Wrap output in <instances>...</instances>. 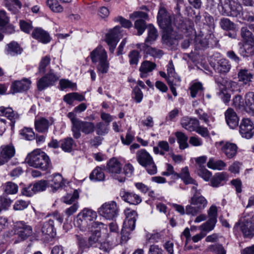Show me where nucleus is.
I'll return each mask as SVG.
<instances>
[{"label":"nucleus","instance_id":"7ed1b4c3","mask_svg":"<svg viewBox=\"0 0 254 254\" xmlns=\"http://www.w3.org/2000/svg\"><path fill=\"white\" fill-rule=\"evenodd\" d=\"M157 21L160 27L165 31L162 36V42L167 45L174 43L175 39L172 37L171 18L166 9L161 8L158 11Z\"/></svg>","mask_w":254,"mask_h":254},{"label":"nucleus","instance_id":"f03ea898","mask_svg":"<svg viewBox=\"0 0 254 254\" xmlns=\"http://www.w3.org/2000/svg\"><path fill=\"white\" fill-rule=\"evenodd\" d=\"M67 117L71 122V131L75 138L78 139L81 137V132L87 135L94 131L95 125L93 123L80 120L76 118L73 112H69Z\"/></svg>","mask_w":254,"mask_h":254},{"label":"nucleus","instance_id":"f8f14e48","mask_svg":"<svg viewBox=\"0 0 254 254\" xmlns=\"http://www.w3.org/2000/svg\"><path fill=\"white\" fill-rule=\"evenodd\" d=\"M98 212L106 219L112 220L118 215L117 203L114 201L105 202L98 209Z\"/></svg>","mask_w":254,"mask_h":254},{"label":"nucleus","instance_id":"13d9d810","mask_svg":"<svg viewBox=\"0 0 254 254\" xmlns=\"http://www.w3.org/2000/svg\"><path fill=\"white\" fill-rule=\"evenodd\" d=\"M129 62L131 65H137L140 57L139 53L136 50H132L128 54Z\"/></svg>","mask_w":254,"mask_h":254},{"label":"nucleus","instance_id":"bf43d9fd","mask_svg":"<svg viewBox=\"0 0 254 254\" xmlns=\"http://www.w3.org/2000/svg\"><path fill=\"white\" fill-rule=\"evenodd\" d=\"M51 58L49 56H46L42 59L39 66V72H45L46 68L49 64Z\"/></svg>","mask_w":254,"mask_h":254},{"label":"nucleus","instance_id":"0eeeda50","mask_svg":"<svg viewBox=\"0 0 254 254\" xmlns=\"http://www.w3.org/2000/svg\"><path fill=\"white\" fill-rule=\"evenodd\" d=\"M236 225L240 226L245 237L252 238L254 236V214L244 213Z\"/></svg>","mask_w":254,"mask_h":254},{"label":"nucleus","instance_id":"e2e57ef3","mask_svg":"<svg viewBox=\"0 0 254 254\" xmlns=\"http://www.w3.org/2000/svg\"><path fill=\"white\" fill-rule=\"evenodd\" d=\"M60 85L62 90H64L67 88L73 89L75 88L76 86V83H73L71 81L65 79H61L60 81Z\"/></svg>","mask_w":254,"mask_h":254},{"label":"nucleus","instance_id":"a878e982","mask_svg":"<svg viewBox=\"0 0 254 254\" xmlns=\"http://www.w3.org/2000/svg\"><path fill=\"white\" fill-rule=\"evenodd\" d=\"M31 84V81L27 78L14 82L11 87L13 92L17 93L27 90Z\"/></svg>","mask_w":254,"mask_h":254},{"label":"nucleus","instance_id":"f3484780","mask_svg":"<svg viewBox=\"0 0 254 254\" xmlns=\"http://www.w3.org/2000/svg\"><path fill=\"white\" fill-rule=\"evenodd\" d=\"M215 144L217 147H221V151L228 158L231 159L236 156L238 150V147L236 144L228 141H221L216 142Z\"/></svg>","mask_w":254,"mask_h":254},{"label":"nucleus","instance_id":"2f4dec72","mask_svg":"<svg viewBox=\"0 0 254 254\" xmlns=\"http://www.w3.org/2000/svg\"><path fill=\"white\" fill-rule=\"evenodd\" d=\"M122 198L124 200L131 204L137 205L141 202V197L132 192H125Z\"/></svg>","mask_w":254,"mask_h":254},{"label":"nucleus","instance_id":"4be33fe9","mask_svg":"<svg viewBox=\"0 0 254 254\" xmlns=\"http://www.w3.org/2000/svg\"><path fill=\"white\" fill-rule=\"evenodd\" d=\"M15 227L17 234L22 240L26 239L32 234L31 227L23 221L17 222Z\"/></svg>","mask_w":254,"mask_h":254},{"label":"nucleus","instance_id":"dca6fc26","mask_svg":"<svg viewBox=\"0 0 254 254\" xmlns=\"http://www.w3.org/2000/svg\"><path fill=\"white\" fill-rule=\"evenodd\" d=\"M240 133L242 137L251 138L254 134V124L249 118L243 119L239 126Z\"/></svg>","mask_w":254,"mask_h":254},{"label":"nucleus","instance_id":"4468645a","mask_svg":"<svg viewBox=\"0 0 254 254\" xmlns=\"http://www.w3.org/2000/svg\"><path fill=\"white\" fill-rule=\"evenodd\" d=\"M208 220L200 227L203 232H209L213 230L217 222V208L215 205H212L208 210Z\"/></svg>","mask_w":254,"mask_h":254},{"label":"nucleus","instance_id":"cd10ccee","mask_svg":"<svg viewBox=\"0 0 254 254\" xmlns=\"http://www.w3.org/2000/svg\"><path fill=\"white\" fill-rule=\"evenodd\" d=\"M51 124L47 119L43 117L39 118L35 121V129L39 132H46Z\"/></svg>","mask_w":254,"mask_h":254},{"label":"nucleus","instance_id":"09e8293b","mask_svg":"<svg viewBox=\"0 0 254 254\" xmlns=\"http://www.w3.org/2000/svg\"><path fill=\"white\" fill-rule=\"evenodd\" d=\"M47 4L54 12H61L63 11V7L59 4L57 0H48Z\"/></svg>","mask_w":254,"mask_h":254},{"label":"nucleus","instance_id":"9d476101","mask_svg":"<svg viewBox=\"0 0 254 254\" xmlns=\"http://www.w3.org/2000/svg\"><path fill=\"white\" fill-rule=\"evenodd\" d=\"M106 171L115 179L120 182H124L125 181V177L122 172V166L120 161L116 158H112L108 161Z\"/></svg>","mask_w":254,"mask_h":254},{"label":"nucleus","instance_id":"864d4df0","mask_svg":"<svg viewBox=\"0 0 254 254\" xmlns=\"http://www.w3.org/2000/svg\"><path fill=\"white\" fill-rule=\"evenodd\" d=\"M147 27L144 20L138 19L134 22V28L137 30V35L139 36L143 34Z\"/></svg>","mask_w":254,"mask_h":254},{"label":"nucleus","instance_id":"20e7f679","mask_svg":"<svg viewBox=\"0 0 254 254\" xmlns=\"http://www.w3.org/2000/svg\"><path fill=\"white\" fill-rule=\"evenodd\" d=\"M30 166L46 171L51 166L49 156L40 149H36L29 153L25 159Z\"/></svg>","mask_w":254,"mask_h":254},{"label":"nucleus","instance_id":"412c9836","mask_svg":"<svg viewBox=\"0 0 254 254\" xmlns=\"http://www.w3.org/2000/svg\"><path fill=\"white\" fill-rule=\"evenodd\" d=\"M0 116H5L11 121V126L13 127L17 120L19 119V115L15 113L11 108L0 107ZM0 121L5 123L4 119H0Z\"/></svg>","mask_w":254,"mask_h":254},{"label":"nucleus","instance_id":"c85d7f7f","mask_svg":"<svg viewBox=\"0 0 254 254\" xmlns=\"http://www.w3.org/2000/svg\"><path fill=\"white\" fill-rule=\"evenodd\" d=\"M42 232L45 235L53 238L56 235V229L54 227V220L49 219L45 221L42 227Z\"/></svg>","mask_w":254,"mask_h":254},{"label":"nucleus","instance_id":"c9c22d12","mask_svg":"<svg viewBox=\"0 0 254 254\" xmlns=\"http://www.w3.org/2000/svg\"><path fill=\"white\" fill-rule=\"evenodd\" d=\"M233 0H220L219 9L221 13L224 15L230 16L231 11V7L232 6Z\"/></svg>","mask_w":254,"mask_h":254},{"label":"nucleus","instance_id":"49530a36","mask_svg":"<svg viewBox=\"0 0 254 254\" xmlns=\"http://www.w3.org/2000/svg\"><path fill=\"white\" fill-rule=\"evenodd\" d=\"M176 136L178 139V142L179 143L180 148L184 149L189 147L187 143L188 137L182 132H177Z\"/></svg>","mask_w":254,"mask_h":254},{"label":"nucleus","instance_id":"052dcab7","mask_svg":"<svg viewBox=\"0 0 254 254\" xmlns=\"http://www.w3.org/2000/svg\"><path fill=\"white\" fill-rule=\"evenodd\" d=\"M5 191L8 194H15L17 192V185L12 182H8L5 185Z\"/></svg>","mask_w":254,"mask_h":254},{"label":"nucleus","instance_id":"a18cd8bd","mask_svg":"<svg viewBox=\"0 0 254 254\" xmlns=\"http://www.w3.org/2000/svg\"><path fill=\"white\" fill-rule=\"evenodd\" d=\"M175 177L178 178H181L186 184L190 183V172L188 167L182 168L180 174H175Z\"/></svg>","mask_w":254,"mask_h":254},{"label":"nucleus","instance_id":"4d7b16f0","mask_svg":"<svg viewBox=\"0 0 254 254\" xmlns=\"http://www.w3.org/2000/svg\"><path fill=\"white\" fill-rule=\"evenodd\" d=\"M101 233L99 230L97 229L94 231L93 233L88 239L89 246H91L94 244L100 242Z\"/></svg>","mask_w":254,"mask_h":254},{"label":"nucleus","instance_id":"f257e3e1","mask_svg":"<svg viewBox=\"0 0 254 254\" xmlns=\"http://www.w3.org/2000/svg\"><path fill=\"white\" fill-rule=\"evenodd\" d=\"M96 217L95 211L84 208L77 215L76 225L82 231H93L95 228L103 227L104 224L103 223L94 221Z\"/></svg>","mask_w":254,"mask_h":254},{"label":"nucleus","instance_id":"b1692460","mask_svg":"<svg viewBox=\"0 0 254 254\" xmlns=\"http://www.w3.org/2000/svg\"><path fill=\"white\" fill-rule=\"evenodd\" d=\"M226 123L231 128H235L238 126L239 118L232 108H228L225 113Z\"/></svg>","mask_w":254,"mask_h":254},{"label":"nucleus","instance_id":"1a4fd4ad","mask_svg":"<svg viewBox=\"0 0 254 254\" xmlns=\"http://www.w3.org/2000/svg\"><path fill=\"white\" fill-rule=\"evenodd\" d=\"M191 193H194L191 197V215H196L206 207L207 202L196 187H191Z\"/></svg>","mask_w":254,"mask_h":254},{"label":"nucleus","instance_id":"c756f323","mask_svg":"<svg viewBox=\"0 0 254 254\" xmlns=\"http://www.w3.org/2000/svg\"><path fill=\"white\" fill-rule=\"evenodd\" d=\"M64 185V180L60 174L54 175L50 183V186L54 192Z\"/></svg>","mask_w":254,"mask_h":254},{"label":"nucleus","instance_id":"a211bd4d","mask_svg":"<svg viewBox=\"0 0 254 254\" xmlns=\"http://www.w3.org/2000/svg\"><path fill=\"white\" fill-rule=\"evenodd\" d=\"M47 186L46 182L41 180L24 188L22 191V194L27 196H31L36 192L45 190Z\"/></svg>","mask_w":254,"mask_h":254},{"label":"nucleus","instance_id":"393cba45","mask_svg":"<svg viewBox=\"0 0 254 254\" xmlns=\"http://www.w3.org/2000/svg\"><path fill=\"white\" fill-rule=\"evenodd\" d=\"M33 38L44 44L49 43L51 40L49 33L41 28H37L34 29L32 33Z\"/></svg>","mask_w":254,"mask_h":254},{"label":"nucleus","instance_id":"a19ab883","mask_svg":"<svg viewBox=\"0 0 254 254\" xmlns=\"http://www.w3.org/2000/svg\"><path fill=\"white\" fill-rule=\"evenodd\" d=\"M250 30L251 29L249 28V26H248V27H243L241 29V35L244 42H252L254 41V36Z\"/></svg>","mask_w":254,"mask_h":254},{"label":"nucleus","instance_id":"bb28decb","mask_svg":"<svg viewBox=\"0 0 254 254\" xmlns=\"http://www.w3.org/2000/svg\"><path fill=\"white\" fill-rule=\"evenodd\" d=\"M245 103L246 111L254 116V92L250 91L246 94Z\"/></svg>","mask_w":254,"mask_h":254},{"label":"nucleus","instance_id":"69168bd1","mask_svg":"<svg viewBox=\"0 0 254 254\" xmlns=\"http://www.w3.org/2000/svg\"><path fill=\"white\" fill-rule=\"evenodd\" d=\"M225 86L228 90L234 92L239 90V86L237 82L232 80H227L225 82Z\"/></svg>","mask_w":254,"mask_h":254},{"label":"nucleus","instance_id":"2eb2a0df","mask_svg":"<svg viewBox=\"0 0 254 254\" xmlns=\"http://www.w3.org/2000/svg\"><path fill=\"white\" fill-rule=\"evenodd\" d=\"M126 219L123 224L124 231H132L135 226V222L138 217L137 212L132 209L127 208L124 211Z\"/></svg>","mask_w":254,"mask_h":254},{"label":"nucleus","instance_id":"f704fd0d","mask_svg":"<svg viewBox=\"0 0 254 254\" xmlns=\"http://www.w3.org/2000/svg\"><path fill=\"white\" fill-rule=\"evenodd\" d=\"M228 175L225 172L217 173L214 175L211 180V185L213 187H218L221 185L222 181L228 180Z\"/></svg>","mask_w":254,"mask_h":254},{"label":"nucleus","instance_id":"7c9ffc66","mask_svg":"<svg viewBox=\"0 0 254 254\" xmlns=\"http://www.w3.org/2000/svg\"><path fill=\"white\" fill-rule=\"evenodd\" d=\"M239 81L242 82L244 84H248L252 82L253 75L252 72L247 69H240L238 73Z\"/></svg>","mask_w":254,"mask_h":254},{"label":"nucleus","instance_id":"c03bdc74","mask_svg":"<svg viewBox=\"0 0 254 254\" xmlns=\"http://www.w3.org/2000/svg\"><path fill=\"white\" fill-rule=\"evenodd\" d=\"M231 64L225 59L220 60L218 62L217 70L220 73L228 72L231 68Z\"/></svg>","mask_w":254,"mask_h":254},{"label":"nucleus","instance_id":"58836bf2","mask_svg":"<svg viewBox=\"0 0 254 254\" xmlns=\"http://www.w3.org/2000/svg\"><path fill=\"white\" fill-rule=\"evenodd\" d=\"M90 179L95 181H102L104 180L105 175L102 169L99 167L95 168L90 175Z\"/></svg>","mask_w":254,"mask_h":254},{"label":"nucleus","instance_id":"79ce46f5","mask_svg":"<svg viewBox=\"0 0 254 254\" xmlns=\"http://www.w3.org/2000/svg\"><path fill=\"white\" fill-rule=\"evenodd\" d=\"M74 145V141L71 137H67L61 140V147L65 152H70Z\"/></svg>","mask_w":254,"mask_h":254},{"label":"nucleus","instance_id":"37998d69","mask_svg":"<svg viewBox=\"0 0 254 254\" xmlns=\"http://www.w3.org/2000/svg\"><path fill=\"white\" fill-rule=\"evenodd\" d=\"M202 84L200 82H196L191 84V97L200 96L203 92Z\"/></svg>","mask_w":254,"mask_h":254},{"label":"nucleus","instance_id":"6e6552de","mask_svg":"<svg viewBox=\"0 0 254 254\" xmlns=\"http://www.w3.org/2000/svg\"><path fill=\"white\" fill-rule=\"evenodd\" d=\"M218 40L215 37L214 35L209 33L204 35L201 31H199L195 34L194 39V47L196 49L204 50L207 48L209 45L211 46H216Z\"/></svg>","mask_w":254,"mask_h":254},{"label":"nucleus","instance_id":"3c124183","mask_svg":"<svg viewBox=\"0 0 254 254\" xmlns=\"http://www.w3.org/2000/svg\"><path fill=\"white\" fill-rule=\"evenodd\" d=\"M197 174L206 181H208L212 176V173L202 166H199V168L197 170Z\"/></svg>","mask_w":254,"mask_h":254},{"label":"nucleus","instance_id":"5fc2aeb1","mask_svg":"<svg viewBox=\"0 0 254 254\" xmlns=\"http://www.w3.org/2000/svg\"><path fill=\"white\" fill-rule=\"evenodd\" d=\"M232 6L231 7V11L230 16L236 17L241 15L243 11V7L242 5L236 2L235 1L232 2Z\"/></svg>","mask_w":254,"mask_h":254},{"label":"nucleus","instance_id":"338daca9","mask_svg":"<svg viewBox=\"0 0 254 254\" xmlns=\"http://www.w3.org/2000/svg\"><path fill=\"white\" fill-rule=\"evenodd\" d=\"M132 95L136 102L139 103L141 101L143 97V94L138 86H135L134 88Z\"/></svg>","mask_w":254,"mask_h":254},{"label":"nucleus","instance_id":"4c0bfd02","mask_svg":"<svg viewBox=\"0 0 254 254\" xmlns=\"http://www.w3.org/2000/svg\"><path fill=\"white\" fill-rule=\"evenodd\" d=\"M207 167L213 170H223L226 164L221 160H215L213 158H210L207 164Z\"/></svg>","mask_w":254,"mask_h":254},{"label":"nucleus","instance_id":"e433bc0d","mask_svg":"<svg viewBox=\"0 0 254 254\" xmlns=\"http://www.w3.org/2000/svg\"><path fill=\"white\" fill-rule=\"evenodd\" d=\"M147 36L145 40V43L152 44L158 37L157 29L152 25H149L147 27Z\"/></svg>","mask_w":254,"mask_h":254},{"label":"nucleus","instance_id":"423d86ee","mask_svg":"<svg viewBox=\"0 0 254 254\" xmlns=\"http://www.w3.org/2000/svg\"><path fill=\"white\" fill-rule=\"evenodd\" d=\"M136 159L138 163L145 168L149 174L153 175L157 173V167L153 157L145 149H141L136 152Z\"/></svg>","mask_w":254,"mask_h":254},{"label":"nucleus","instance_id":"8fccbe9b","mask_svg":"<svg viewBox=\"0 0 254 254\" xmlns=\"http://www.w3.org/2000/svg\"><path fill=\"white\" fill-rule=\"evenodd\" d=\"M20 134L25 139L32 140L35 138V133L31 128L24 127L20 130Z\"/></svg>","mask_w":254,"mask_h":254},{"label":"nucleus","instance_id":"680f3d73","mask_svg":"<svg viewBox=\"0 0 254 254\" xmlns=\"http://www.w3.org/2000/svg\"><path fill=\"white\" fill-rule=\"evenodd\" d=\"M146 53L153 57L157 58H161L164 54L162 50L156 49L155 48L150 47L149 46L146 50Z\"/></svg>","mask_w":254,"mask_h":254},{"label":"nucleus","instance_id":"0e129e2a","mask_svg":"<svg viewBox=\"0 0 254 254\" xmlns=\"http://www.w3.org/2000/svg\"><path fill=\"white\" fill-rule=\"evenodd\" d=\"M29 205V202L23 200H17L14 205L13 209L15 210H23L26 208Z\"/></svg>","mask_w":254,"mask_h":254},{"label":"nucleus","instance_id":"774afa93","mask_svg":"<svg viewBox=\"0 0 254 254\" xmlns=\"http://www.w3.org/2000/svg\"><path fill=\"white\" fill-rule=\"evenodd\" d=\"M148 254H165L163 250L156 245H152L150 246Z\"/></svg>","mask_w":254,"mask_h":254},{"label":"nucleus","instance_id":"9b49d317","mask_svg":"<svg viewBox=\"0 0 254 254\" xmlns=\"http://www.w3.org/2000/svg\"><path fill=\"white\" fill-rule=\"evenodd\" d=\"M123 36V30L119 26L115 27L106 34L105 41L109 47L111 53H114L119 39Z\"/></svg>","mask_w":254,"mask_h":254},{"label":"nucleus","instance_id":"6ab92c4d","mask_svg":"<svg viewBox=\"0 0 254 254\" xmlns=\"http://www.w3.org/2000/svg\"><path fill=\"white\" fill-rule=\"evenodd\" d=\"M59 79V77L54 74L52 70L41 78L37 82L38 90H42L45 88L53 85Z\"/></svg>","mask_w":254,"mask_h":254},{"label":"nucleus","instance_id":"de8ad7c7","mask_svg":"<svg viewBox=\"0 0 254 254\" xmlns=\"http://www.w3.org/2000/svg\"><path fill=\"white\" fill-rule=\"evenodd\" d=\"M181 239L185 242V250H190V245L189 242L190 240V230L189 228H186L181 235Z\"/></svg>","mask_w":254,"mask_h":254},{"label":"nucleus","instance_id":"39448f33","mask_svg":"<svg viewBox=\"0 0 254 254\" xmlns=\"http://www.w3.org/2000/svg\"><path fill=\"white\" fill-rule=\"evenodd\" d=\"M90 58L93 64L98 63L97 69L99 72L106 73L108 72L109 63L107 60V53L102 46H98L92 51Z\"/></svg>","mask_w":254,"mask_h":254},{"label":"nucleus","instance_id":"ea45409f","mask_svg":"<svg viewBox=\"0 0 254 254\" xmlns=\"http://www.w3.org/2000/svg\"><path fill=\"white\" fill-rule=\"evenodd\" d=\"M108 124L103 122H99L95 125L94 130L98 135L104 136L107 134L109 130V127Z\"/></svg>","mask_w":254,"mask_h":254},{"label":"nucleus","instance_id":"72a5a7b5","mask_svg":"<svg viewBox=\"0 0 254 254\" xmlns=\"http://www.w3.org/2000/svg\"><path fill=\"white\" fill-rule=\"evenodd\" d=\"M156 67V64L148 61L143 62L140 67V76L146 77L148 72L152 71Z\"/></svg>","mask_w":254,"mask_h":254},{"label":"nucleus","instance_id":"ddd939ff","mask_svg":"<svg viewBox=\"0 0 254 254\" xmlns=\"http://www.w3.org/2000/svg\"><path fill=\"white\" fill-rule=\"evenodd\" d=\"M167 82L170 86L172 94L174 96H177V92L175 86L180 85L181 79L175 71V69L172 61H170L167 65Z\"/></svg>","mask_w":254,"mask_h":254},{"label":"nucleus","instance_id":"473e14b6","mask_svg":"<svg viewBox=\"0 0 254 254\" xmlns=\"http://www.w3.org/2000/svg\"><path fill=\"white\" fill-rule=\"evenodd\" d=\"M6 51L7 54L14 56L21 54L22 49L17 42L12 41L7 44Z\"/></svg>","mask_w":254,"mask_h":254},{"label":"nucleus","instance_id":"5701e85b","mask_svg":"<svg viewBox=\"0 0 254 254\" xmlns=\"http://www.w3.org/2000/svg\"><path fill=\"white\" fill-rule=\"evenodd\" d=\"M249 28L254 32V24L250 25ZM239 52L243 57H249L254 55V41L245 42L244 45L240 47Z\"/></svg>","mask_w":254,"mask_h":254},{"label":"nucleus","instance_id":"aec40b11","mask_svg":"<svg viewBox=\"0 0 254 254\" xmlns=\"http://www.w3.org/2000/svg\"><path fill=\"white\" fill-rule=\"evenodd\" d=\"M15 154V149L12 145H4L0 147V165L6 163Z\"/></svg>","mask_w":254,"mask_h":254},{"label":"nucleus","instance_id":"603ef678","mask_svg":"<svg viewBox=\"0 0 254 254\" xmlns=\"http://www.w3.org/2000/svg\"><path fill=\"white\" fill-rule=\"evenodd\" d=\"M220 25L221 27L225 30H231L235 28L234 23L227 18L221 19Z\"/></svg>","mask_w":254,"mask_h":254},{"label":"nucleus","instance_id":"6e6d98bb","mask_svg":"<svg viewBox=\"0 0 254 254\" xmlns=\"http://www.w3.org/2000/svg\"><path fill=\"white\" fill-rule=\"evenodd\" d=\"M79 197V193L77 190H74L72 194L68 193L63 198V202L66 204H71Z\"/></svg>","mask_w":254,"mask_h":254}]
</instances>
